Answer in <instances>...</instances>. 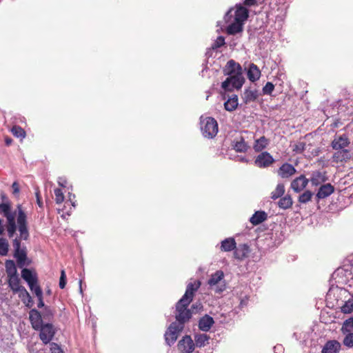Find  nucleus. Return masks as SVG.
<instances>
[{"label":"nucleus","mask_w":353,"mask_h":353,"mask_svg":"<svg viewBox=\"0 0 353 353\" xmlns=\"http://www.w3.org/2000/svg\"><path fill=\"white\" fill-rule=\"evenodd\" d=\"M201 286V282L195 280L190 282L186 287V290L183 296L179 300L176 304V321L177 325L184 327L185 323L188 322L192 317V312L188 309V306L192 302L193 296Z\"/></svg>","instance_id":"1"},{"label":"nucleus","mask_w":353,"mask_h":353,"mask_svg":"<svg viewBox=\"0 0 353 353\" xmlns=\"http://www.w3.org/2000/svg\"><path fill=\"white\" fill-rule=\"evenodd\" d=\"M17 225L20 237H16L12 241L14 248V257L17 259L18 265L23 267L26 264L27 259V252L26 247H21V240H28L29 238V232L28 229L27 216L23 210L21 206H18Z\"/></svg>","instance_id":"2"},{"label":"nucleus","mask_w":353,"mask_h":353,"mask_svg":"<svg viewBox=\"0 0 353 353\" xmlns=\"http://www.w3.org/2000/svg\"><path fill=\"white\" fill-rule=\"evenodd\" d=\"M249 16L248 10L241 3L236 4L235 8H231L225 14L224 20L228 26L226 32L230 35H234L241 32L244 22Z\"/></svg>","instance_id":"3"},{"label":"nucleus","mask_w":353,"mask_h":353,"mask_svg":"<svg viewBox=\"0 0 353 353\" xmlns=\"http://www.w3.org/2000/svg\"><path fill=\"white\" fill-rule=\"evenodd\" d=\"M223 73L228 77L222 83L221 88L225 91H232L234 89L239 90L243 86L245 79L243 76L241 65L234 60L230 59L223 69Z\"/></svg>","instance_id":"4"},{"label":"nucleus","mask_w":353,"mask_h":353,"mask_svg":"<svg viewBox=\"0 0 353 353\" xmlns=\"http://www.w3.org/2000/svg\"><path fill=\"white\" fill-rule=\"evenodd\" d=\"M29 319L32 328L39 331V339L43 343H50L55 334L53 325L49 322L43 323L41 313L36 309H32L29 312Z\"/></svg>","instance_id":"5"},{"label":"nucleus","mask_w":353,"mask_h":353,"mask_svg":"<svg viewBox=\"0 0 353 353\" xmlns=\"http://www.w3.org/2000/svg\"><path fill=\"white\" fill-rule=\"evenodd\" d=\"M201 130L203 135L208 139H212L218 132L217 121L212 117L201 118Z\"/></svg>","instance_id":"6"},{"label":"nucleus","mask_w":353,"mask_h":353,"mask_svg":"<svg viewBox=\"0 0 353 353\" xmlns=\"http://www.w3.org/2000/svg\"><path fill=\"white\" fill-rule=\"evenodd\" d=\"M183 330V326L177 325L175 323H172L164 334L165 343L169 346L174 345Z\"/></svg>","instance_id":"7"},{"label":"nucleus","mask_w":353,"mask_h":353,"mask_svg":"<svg viewBox=\"0 0 353 353\" xmlns=\"http://www.w3.org/2000/svg\"><path fill=\"white\" fill-rule=\"evenodd\" d=\"M274 162V159L268 152H261L254 160V165L260 168L270 166Z\"/></svg>","instance_id":"8"},{"label":"nucleus","mask_w":353,"mask_h":353,"mask_svg":"<svg viewBox=\"0 0 353 353\" xmlns=\"http://www.w3.org/2000/svg\"><path fill=\"white\" fill-rule=\"evenodd\" d=\"M195 344L189 335L184 336L177 344L179 353H192Z\"/></svg>","instance_id":"9"},{"label":"nucleus","mask_w":353,"mask_h":353,"mask_svg":"<svg viewBox=\"0 0 353 353\" xmlns=\"http://www.w3.org/2000/svg\"><path fill=\"white\" fill-rule=\"evenodd\" d=\"M350 141L345 134L335 135L331 143V147L334 150H344L349 146Z\"/></svg>","instance_id":"10"},{"label":"nucleus","mask_w":353,"mask_h":353,"mask_svg":"<svg viewBox=\"0 0 353 353\" xmlns=\"http://www.w3.org/2000/svg\"><path fill=\"white\" fill-rule=\"evenodd\" d=\"M352 158V154L350 150H339L333 154L332 159L334 163L347 162Z\"/></svg>","instance_id":"11"},{"label":"nucleus","mask_w":353,"mask_h":353,"mask_svg":"<svg viewBox=\"0 0 353 353\" xmlns=\"http://www.w3.org/2000/svg\"><path fill=\"white\" fill-rule=\"evenodd\" d=\"M17 208V210L14 212H12L11 206L9 203H0V213L6 217V221L14 219L15 217L18 216V206Z\"/></svg>","instance_id":"12"},{"label":"nucleus","mask_w":353,"mask_h":353,"mask_svg":"<svg viewBox=\"0 0 353 353\" xmlns=\"http://www.w3.org/2000/svg\"><path fill=\"white\" fill-rule=\"evenodd\" d=\"M214 323V319L208 314H205L199 319L198 326L201 331L208 332Z\"/></svg>","instance_id":"13"},{"label":"nucleus","mask_w":353,"mask_h":353,"mask_svg":"<svg viewBox=\"0 0 353 353\" xmlns=\"http://www.w3.org/2000/svg\"><path fill=\"white\" fill-rule=\"evenodd\" d=\"M308 181L304 175H301L292 181L291 188L294 192H299L307 186Z\"/></svg>","instance_id":"14"},{"label":"nucleus","mask_w":353,"mask_h":353,"mask_svg":"<svg viewBox=\"0 0 353 353\" xmlns=\"http://www.w3.org/2000/svg\"><path fill=\"white\" fill-rule=\"evenodd\" d=\"M334 191V188L333 185H332L330 183H326L324 185H322L316 195V197L317 199V201H319V199H323L325 198H327L330 195H331Z\"/></svg>","instance_id":"15"},{"label":"nucleus","mask_w":353,"mask_h":353,"mask_svg":"<svg viewBox=\"0 0 353 353\" xmlns=\"http://www.w3.org/2000/svg\"><path fill=\"white\" fill-rule=\"evenodd\" d=\"M341 343L336 340H330L325 343L321 353H339L341 350Z\"/></svg>","instance_id":"16"},{"label":"nucleus","mask_w":353,"mask_h":353,"mask_svg":"<svg viewBox=\"0 0 353 353\" xmlns=\"http://www.w3.org/2000/svg\"><path fill=\"white\" fill-rule=\"evenodd\" d=\"M294 167L288 163H283L278 170V174L282 178H289L296 172Z\"/></svg>","instance_id":"17"},{"label":"nucleus","mask_w":353,"mask_h":353,"mask_svg":"<svg viewBox=\"0 0 353 353\" xmlns=\"http://www.w3.org/2000/svg\"><path fill=\"white\" fill-rule=\"evenodd\" d=\"M21 277L27 282L29 287H32V283H37L38 281L37 274L28 268L22 270Z\"/></svg>","instance_id":"18"},{"label":"nucleus","mask_w":353,"mask_h":353,"mask_svg":"<svg viewBox=\"0 0 353 353\" xmlns=\"http://www.w3.org/2000/svg\"><path fill=\"white\" fill-rule=\"evenodd\" d=\"M8 285L14 293H21L23 289H26L20 285V279L18 275L8 276Z\"/></svg>","instance_id":"19"},{"label":"nucleus","mask_w":353,"mask_h":353,"mask_svg":"<svg viewBox=\"0 0 353 353\" xmlns=\"http://www.w3.org/2000/svg\"><path fill=\"white\" fill-rule=\"evenodd\" d=\"M247 76L250 81L255 82L261 77V70L256 65L250 63L248 68Z\"/></svg>","instance_id":"20"},{"label":"nucleus","mask_w":353,"mask_h":353,"mask_svg":"<svg viewBox=\"0 0 353 353\" xmlns=\"http://www.w3.org/2000/svg\"><path fill=\"white\" fill-rule=\"evenodd\" d=\"M310 180L312 185L318 186L325 182L327 180V178L325 175V172L314 171L312 173Z\"/></svg>","instance_id":"21"},{"label":"nucleus","mask_w":353,"mask_h":353,"mask_svg":"<svg viewBox=\"0 0 353 353\" xmlns=\"http://www.w3.org/2000/svg\"><path fill=\"white\" fill-rule=\"evenodd\" d=\"M234 257L239 260H242L248 256L250 249L249 246L246 244H240L237 248L234 250Z\"/></svg>","instance_id":"22"},{"label":"nucleus","mask_w":353,"mask_h":353,"mask_svg":"<svg viewBox=\"0 0 353 353\" xmlns=\"http://www.w3.org/2000/svg\"><path fill=\"white\" fill-rule=\"evenodd\" d=\"M268 219V214L265 211L259 210L250 218V223L254 225H257Z\"/></svg>","instance_id":"23"},{"label":"nucleus","mask_w":353,"mask_h":353,"mask_svg":"<svg viewBox=\"0 0 353 353\" xmlns=\"http://www.w3.org/2000/svg\"><path fill=\"white\" fill-rule=\"evenodd\" d=\"M259 96L257 90L245 89L243 94V99L245 103L254 101Z\"/></svg>","instance_id":"24"},{"label":"nucleus","mask_w":353,"mask_h":353,"mask_svg":"<svg viewBox=\"0 0 353 353\" xmlns=\"http://www.w3.org/2000/svg\"><path fill=\"white\" fill-rule=\"evenodd\" d=\"M236 243L234 238L230 237L221 242L220 249L223 252H230L236 248Z\"/></svg>","instance_id":"25"},{"label":"nucleus","mask_w":353,"mask_h":353,"mask_svg":"<svg viewBox=\"0 0 353 353\" xmlns=\"http://www.w3.org/2000/svg\"><path fill=\"white\" fill-rule=\"evenodd\" d=\"M232 147L237 152H245L249 148L242 137L233 141Z\"/></svg>","instance_id":"26"},{"label":"nucleus","mask_w":353,"mask_h":353,"mask_svg":"<svg viewBox=\"0 0 353 353\" xmlns=\"http://www.w3.org/2000/svg\"><path fill=\"white\" fill-rule=\"evenodd\" d=\"M269 144V140L265 137L262 136L259 139H256L253 145V149L255 152H261L266 148Z\"/></svg>","instance_id":"27"},{"label":"nucleus","mask_w":353,"mask_h":353,"mask_svg":"<svg viewBox=\"0 0 353 353\" xmlns=\"http://www.w3.org/2000/svg\"><path fill=\"white\" fill-rule=\"evenodd\" d=\"M238 97L236 94H233L232 97L229 98L224 103V108L227 111L232 112L238 107Z\"/></svg>","instance_id":"28"},{"label":"nucleus","mask_w":353,"mask_h":353,"mask_svg":"<svg viewBox=\"0 0 353 353\" xmlns=\"http://www.w3.org/2000/svg\"><path fill=\"white\" fill-rule=\"evenodd\" d=\"M224 274L221 270H217L212 274L209 279L208 283L210 287H213L218 284L222 279H223Z\"/></svg>","instance_id":"29"},{"label":"nucleus","mask_w":353,"mask_h":353,"mask_svg":"<svg viewBox=\"0 0 353 353\" xmlns=\"http://www.w3.org/2000/svg\"><path fill=\"white\" fill-rule=\"evenodd\" d=\"M19 297L21 299V301L25 304V305L29 308L32 307L33 305V301L28 293V292L26 290V289H23L22 292L19 293Z\"/></svg>","instance_id":"30"},{"label":"nucleus","mask_w":353,"mask_h":353,"mask_svg":"<svg viewBox=\"0 0 353 353\" xmlns=\"http://www.w3.org/2000/svg\"><path fill=\"white\" fill-rule=\"evenodd\" d=\"M209 340L210 336L206 334H196L194 335V344L199 347H204Z\"/></svg>","instance_id":"31"},{"label":"nucleus","mask_w":353,"mask_h":353,"mask_svg":"<svg viewBox=\"0 0 353 353\" xmlns=\"http://www.w3.org/2000/svg\"><path fill=\"white\" fill-rule=\"evenodd\" d=\"M293 204L292 199L290 195L281 197L278 201V206L283 210L289 209Z\"/></svg>","instance_id":"32"},{"label":"nucleus","mask_w":353,"mask_h":353,"mask_svg":"<svg viewBox=\"0 0 353 353\" xmlns=\"http://www.w3.org/2000/svg\"><path fill=\"white\" fill-rule=\"evenodd\" d=\"M5 267L8 276L17 275V270L14 261L7 260L5 263Z\"/></svg>","instance_id":"33"},{"label":"nucleus","mask_w":353,"mask_h":353,"mask_svg":"<svg viewBox=\"0 0 353 353\" xmlns=\"http://www.w3.org/2000/svg\"><path fill=\"white\" fill-rule=\"evenodd\" d=\"M285 193V186L283 183H278L275 190L271 193V199L276 200L281 197Z\"/></svg>","instance_id":"34"},{"label":"nucleus","mask_w":353,"mask_h":353,"mask_svg":"<svg viewBox=\"0 0 353 353\" xmlns=\"http://www.w3.org/2000/svg\"><path fill=\"white\" fill-rule=\"evenodd\" d=\"M6 230L8 232V235L10 238H12L17 230V225L15 222V219L6 221Z\"/></svg>","instance_id":"35"},{"label":"nucleus","mask_w":353,"mask_h":353,"mask_svg":"<svg viewBox=\"0 0 353 353\" xmlns=\"http://www.w3.org/2000/svg\"><path fill=\"white\" fill-rule=\"evenodd\" d=\"M11 132L17 138L23 139L26 137L25 130L19 125H14L11 129Z\"/></svg>","instance_id":"36"},{"label":"nucleus","mask_w":353,"mask_h":353,"mask_svg":"<svg viewBox=\"0 0 353 353\" xmlns=\"http://www.w3.org/2000/svg\"><path fill=\"white\" fill-rule=\"evenodd\" d=\"M341 312L343 314H350L353 312V297L345 301L341 307Z\"/></svg>","instance_id":"37"},{"label":"nucleus","mask_w":353,"mask_h":353,"mask_svg":"<svg viewBox=\"0 0 353 353\" xmlns=\"http://www.w3.org/2000/svg\"><path fill=\"white\" fill-rule=\"evenodd\" d=\"M313 196V193L310 190H306L299 196V202L301 203H307Z\"/></svg>","instance_id":"38"},{"label":"nucleus","mask_w":353,"mask_h":353,"mask_svg":"<svg viewBox=\"0 0 353 353\" xmlns=\"http://www.w3.org/2000/svg\"><path fill=\"white\" fill-rule=\"evenodd\" d=\"M9 244L4 238H0V255L6 256L8 252Z\"/></svg>","instance_id":"39"},{"label":"nucleus","mask_w":353,"mask_h":353,"mask_svg":"<svg viewBox=\"0 0 353 353\" xmlns=\"http://www.w3.org/2000/svg\"><path fill=\"white\" fill-rule=\"evenodd\" d=\"M41 315L43 319V323H45V321H50L53 317V313L48 307H44L43 312Z\"/></svg>","instance_id":"40"},{"label":"nucleus","mask_w":353,"mask_h":353,"mask_svg":"<svg viewBox=\"0 0 353 353\" xmlns=\"http://www.w3.org/2000/svg\"><path fill=\"white\" fill-rule=\"evenodd\" d=\"M274 89V85L272 82H267L262 88L263 94L265 95H271Z\"/></svg>","instance_id":"41"},{"label":"nucleus","mask_w":353,"mask_h":353,"mask_svg":"<svg viewBox=\"0 0 353 353\" xmlns=\"http://www.w3.org/2000/svg\"><path fill=\"white\" fill-rule=\"evenodd\" d=\"M225 38L223 36H219L216 38L214 42L212 44V48L216 50L225 45Z\"/></svg>","instance_id":"42"},{"label":"nucleus","mask_w":353,"mask_h":353,"mask_svg":"<svg viewBox=\"0 0 353 353\" xmlns=\"http://www.w3.org/2000/svg\"><path fill=\"white\" fill-rule=\"evenodd\" d=\"M306 144L305 142H298L293 145V152L296 153H302L305 150Z\"/></svg>","instance_id":"43"},{"label":"nucleus","mask_w":353,"mask_h":353,"mask_svg":"<svg viewBox=\"0 0 353 353\" xmlns=\"http://www.w3.org/2000/svg\"><path fill=\"white\" fill-rule=\"evenodd\" d=\"M55 195V201L57 204L61 203L64 201V196L63 192L59 188H56L54 190Z\"/></svg>","instance_id":"44"},{"label":"nucleus","mask_w":353,"mask_h":353,"mask_svg":"<svg viewBox=\"0 0 353 353\" xmlns=\"http://www.w3.org/2000/svg\"><path fill=\"white\" fill-rule=\"evenodd\" d=\"M343 343L347 347H353V332L347 334L345 336Z\"/></svg>","instance_id":"45"},{"label":"nucleus","mask_w":353,"mask_h":353,"mask_svg":"<svg viewBox=\"0 0 353 353\" xmlns=\"http://www.w3.org/2000/svg\"><path fill=\"white\" fill-rule=\"evenodd\" d=\"M29 288L32 292L36 295V296H41L43 294L42 290L38 285V282L32 283V286Z\"/></svg>","instance_id":"46"},{"label":"nucleus","mask_w":353,"mask_h":353,"mask_svg":"<svg viewBox=\"0 0 353 353\" xmlns=\"http://www.w3.org/2000/svg\"><path fill=\"white\" fill-rule=\"evenodd\" d=\"M66 285V274L64 270H62L61 271V276L59 279V288L61 289H63L65 287Z\"/></svg>","instance_id":"47"},{"label":"nucleus","mask_w":353,"mask_h":353,"mask_svg":"<svg viewBox=\"0 0 353 353\" xmlns=\"http://www.w3.org/2000/svg\"><path fill=\"white\" fill-rule=\"evenodd\" d=\"M51 353H63L61 347L56 343H51L50 344Z\"/></svg>","instance_id":"48"},{"label":"nucleus","mask_w":353,"mask_h":353,"mask_svg":"<svg viewBox=\"0 0 353 353\" xmlns=\"http://www.w3.org/2000/svg\"><path fill=\"white\" fill-rule=\"evenodd\" d=\"M203 309V305L200 302H196L192 305L191 311L198 312Z\"/></svg>","instance_id":"49"},{"label":"nucleus","mask_w":353,"mask_h":353,"mask_svg":"<svg viewBox=\"0 0 353 353\" xmlns=\"http://www.w3.org/2000/svg\"><path fill=\"white\" fill-rule=\"evenodd\" d=\"M353 328V316L349 318L344 321L343 329Z\"/></svg>","instance_id":"50"},{"label":"nucleus","mask_w":353,"mask_h":353,"mask_svg":"<svg viewBox=\"0 0 353 353\" xmlns=\"http://www.w3.org/2000/svg\"><path fill=\"white\" fill-rule=\"evenodd\" d=\"M14 194H18L19 192V185L17 181H14L12 185Z\"/></svg>","instance_id":"51"},{"label":"nucleus","mask_w":353,"mask_h":353,"mask_svg":"<svg viewBox=\"0 0 353 353\" xmlns=\"http://www.w3.org/2000/svg\"><path fill=\"white\" fill-rule=\"evenodd\" d=\"M243 4L245 6H252L256 4V0H243Z\"/></svg>","instance_id":"52"},{"label":"nucleus","mask_w":353,"mask_h":353,"mask_svg":"<svg viewBox=\"0 0 353 353\" xmlns=\"http://www.w3.org/2000/svg\"><path fill=\"white\" fill-rule=\"evenodd\" d=\"M37 298L38 299L37 307L39 308H41V307L44 308V307H46V306L44 305V302H43V294L41 296H37Z\"/></svg>","instance_id":"53"},{"label":"nucleus","mask_w":353,"mask_h":353,"mask_svg":"<svg viewBox=\"0 0 353 353\" xmlns=\"http://www.w3.org/2000/svg\"><path fill=\"white\" fill-rule=\"evenodd\" d=\"M58 183L61 187H65V185L67 184V181L63 177H59L58 179Z\"/></svg>","instance_id":"54"},{"label":"nucleus","mask_w":353,"mask_h":353,"mask_svg":"<svg viewBox=\"0 0 353 353\" xmlns=\"http://www.w3.org/2000/svg\"><path fill=\"white\" fill-rule=\"evenodd\" d=\"M274 351L275 353H283V347L281 345H277L274 347Z\"/></svg>","instance_id":"55"},{"label":"nucleus","mask_w":353,"mask_h":353,"mask_svg":"<svg viewBox=\"0 0 353 353\" xmlns=\"http://www.w3.org/2000/svg\"><path fill=\"white\" fill-rule=\"evenodd\" d=\"M69 200L71 202L72 207L74 208L76 206L75 201H73V199L75 198V195L72 194H69L68 195Z\"/></svg>","instance_id":"56"},{"label":"nucleus","mask_w":353,"mask_h":353,"mask_svg":"<svg viewBox=\"0 0 353 353\" xmlns=\"http://www.w3.org/2000/svg\"><path fill=\"white\" fill-rule=\"evenodd\" d=\"M248 303V298H245V299H241L240 302V307H243V306L246 305Z\"/></svg>","instance_id":"57"},{"label":"nucleus","mask_w":353,"mask_h":353,"mask_svg":"<svg viewBox=\"0 0 353 353\" xmlns=\"http://www.w3.org/2000/svg\"><path fill=\"white\" fill-rule=\"evenodd\" d=\"M4 231V226L3 224V221L0 219V235L3 234Z\"/></svg>","instance_id":"58"},{"label":"nucleus","mask_w":353,"mask_h":353,"mask_svg":"<svg viewBox=\"0 0 353 353\" xmlns=\"http://www.w3.org/2000/svg\"><path fill=\"white\" fill-rule=\"evenodd\" d=\"M12 141V140L10 138H6L5 140L6 144L7 145H9L10 144H11Z\"/></svg>","instance_id":"59"},{"label":"nucleus","mask_w":353,"mask_h":353,"mask_svg":"<svg viewBox=\"0 0 353 353\" xmlns=\"http://www.w3.org/2000/svg\"><path fill=\"white\" fill-rule=\"evenodd\" d=\"M79 291H80V293L82 294L83 293V290H82V280H80L79 281Z\"/></svg>","instance_id":"60"},{"label":"nucleus","mask_w":353,"mask_h":353,"mask_svg":"<svg viewBox=\"0 0 353 353\" xmlns=\"http://www.w3.org/2000/svg\"><path fill=\"white\" fill-rule=\"evenodd\" d=\"M224 289H225L224 287H221V288H219L216 289V292H223L224 290Z\"/></svg>","instance_id":"61"},{"label":"nucleus","mask_w":353,"mask_h":353,"mask_svg":"<svg viewBox=\"0 0 353 353\" xmlns=\"http://www.w3.org/2000/svg\"><path fill=\"white\" fill-rule=\"evenodd\" d=\"M37 203H38L39 206L41 207L42 206V203L41 201V199L38 198V199H37Z\"/></svg>","instance_id":"62"},{"label":"nucleus","mask_w":353,"mask_h":353,"mask_svg":"<svg viewBox=\"0 0 353 353\" xmlns=\"http://www.w3.org/2000/svg\"><path fill=\"white\" fill-rule=\"evenodd\" d=\"M239 161L241 162H247V159H245V157H240Z\"/></svg>","instance_id":"63"},{"label":"nucleus","mask_w":353,"mask_h":353,"mask_svg":"<svg viewBox=\"0 0 353 353\" xmlns=\"http://www.w3.org/2000/svg\"><path fill=\"white\" fill-rule=\"evenodd\" d=\"M29 351L30 353H34V349L30 348Z\"/></svg>","instance_id":"64"}]
</instances>
